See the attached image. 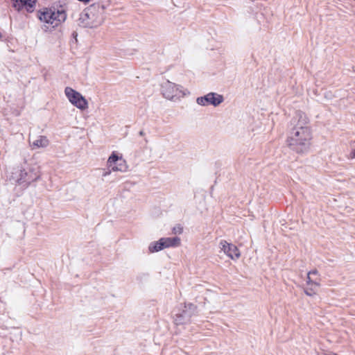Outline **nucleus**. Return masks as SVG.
Returning a JSON list of instances; mask_svg holds the SVG:
<instances>
[{
  "mask_svg": "<svg viewBox=\"0 0 355 355\" xmlns=\"http://www.w3.org/2000/svg\"><path fill=\"white\" fill-rule=\"evenodd\" d=\"M308 123L306 115L302 112H297L291 121V128L287 144L297 153H304L309 148L312 137Z\"/></svg>",
  "mask_w": 355,
  "mask_h": 355,
  "instance_id": "obj_1",
  "label": "nucleus"
},
{
  "mask_svg": "<svg viewBox=\"0 0 355 355\" xmlns=\"http://www.w3.org/2000/svg\"><path fill=\"white\" fill-rule=\"evenodd\" d=\"M105 6L98 2L86 8L80 15L78 24L85 28H94L101 26L104 21Z\"/></svg>",
  "mask_w": 355,
  "mask_h": 355,
  "instance_id": "obj_2",
  "label": "nucleus"
},
{
  "mask_svg": "<svg viewBox=\"0 0 355 355\" xmlns=\"http://www.w3.org/2000/svg\"><path fill=\"white\" fill-rule=\"evenodd\" d=\"M38 17L45 28L51 31L66 20L67 14L63 9L44 8L39 12Z\"/></svg>",
  "mask_w": 355,
  "mask_h": 355,
  "instance_id": "obj_3",
  "label": "nucleus"
},
{
  "mask_svg": "<svg viewBox=\"0 0 355 355\" xmlns=\"http://www.w3.org/2000/svg\"><path fill=\"white\" fill-rule=\"evenodd\" d=\"M161 91L165 98L172 101H178L187 95V90L181 85L169 80L162 83Z\"/></svg>",
  "mask_w": 355,
  "mask_h": 355,
  "instance_id": "obj_4",
  "label": "nucleus"
},
{
  "mask_svg": "<svg viewBox=\"0 0 355 355\" xmlns=\"http://www.w3.org/2000/svg\"><path fill=\"white\" fill-rule=\"evenodd\" d=\"M196 313V306L191 304H185L183 308L175 315L174 322L176 325H184L191 321V318Z\"/></svg>",
  "mask_w": 355,
  "mask_h": 355,
  "instance_id": "obj_5",
  "label": "nucleus"
},
{
  "mask_svg": "<svg viewBox=\"0 0 355 355\" xmlns=\"http://www.w3.org/2000/svg\"><path fill=\"white\" fill-rule=\"evenodd\" d=\"M64 94L69 102L77 108L85 110L88 107V103L83 95L71 87H67Z\"/></svg>",
  "mask_w": 355,
  "mask_h": 355,
  "instance_id": "obj_6",
  "label": "nucleus"
},
{
  "mask_svg": "<svg viewBox=\"0 0 355 355\" xmlns=\"http://www.w3.org/2000/svg\"><path fill=\"white\" fill-rule=\"evenodd\" d=\"M307 287L304 289L306 295L313 296L315 295L320 286V278L317 270H313L307 273Z\"/></svg>",
  "mask_w": 355,
  "mask_h": 355,
  "instance_id": "obj_7",
  "label": "nucleus"
},
{
  "mask_svg": "<svg viewBox=\"0 0 355 355\" xmlns=\"http://www.w3.org/2000/svg\"><path fill=\"white\" fill-rule=\"evenodd\" d=\"M107 166V168H111L112 171L125 172L128 168L125 161L114 153H113L108 158Z\"/></svg>",
  "mask_w": 355,
  "mask_h": 355,
  "instance_id": "obj_8",
  "label": "nucleus"
},
{
  "mask_svg": "<svg viewBox=\"0 0 355 355\" xmlns=\"http://www.w3.org/2000/svg\"><path fill=\"white\" fill-rule=\"evenodd\" d=\"M223 100L224 98L222 95L214 92H210L204 96L197 98L196 102L198 105L202 106L212 105L216 107L220 105L223 101Z\"/></svg>",
  "mask_w": 355,
  "mask_h": 355,
  "instance_id": "obj_9",
  "label": "nucleus"
},
{
  "mask_svg": "<svg viewBox=\"0 0 355 355\" xmlns=\"http://www.w3.org/2000/svg\"><path fill=\"white\" fill-rule=\"evenodd\" d=\"M221 251H223L228 257L232 259H238L241 253L238 248L227 241L222 240L219 243Z\"/></svg>",
  "mask_w": 355,
  "mask_h": 355,
  "instance_id": "obj_10",
  "label": "nucleus"
},
{
  "mask_svg": "<svg viewBox=\"0 0 355 355\" xmlns=\"http://www.w3.org/2000/svg\"><path fill=\"white\" fill-rule=\"evenodd\" d=\"M36 0H13V7L17 10L26 8L28 12H32Z\"/></svg>",
  "mask_w": 355,
  "mask_h": 355,
  "instance_id": "obj_11",
  "label": "nucleus"
},
{
  "mask_svg": "<svg viewBox=\"0 0 355 355\" xmlns=\"http://www.w3.org/2000/svg\"><path fill=\"white\" fill-rule=\"evenodd\" d=\"M29 142L31 148L33 149L40 148H46L49 144V141L46 136H38L36 139L31 141L29 139Z\"/></svg>",
  "mask_w": 355,
  "mask_h": 355,
  "instance_id": "obj_12",
  "label": "nucleus"
},
{
  "mask_svg": "<svg viewBox=\"0 0 355 355\" xmlns=\"http://www.w3.org/2000/svg\"><path fill=\"white\" fill-rule=\"evenodd\" d=\"M163 242H164V247L165 248H175V247H178L180 245L181 239L178 236L173 237V238L165 237V238H163Z\"/></svg>",
  "mask_w": 355,
  "mask_h": 355,
  "instance_id": "obj_13",
  "label": "nucleus"
},
{
  "mask_svg": "<svg viewBox=\"0 0 355 355\" xmlns=\"http://www.w3.org/2000/svg\"><path fill=\"white\" fill-rule=\"evenodd\" d=\"M164 248L163 238H161L157 241L151 243L148 247L149 251L150 252H159Z\"/></svg>",
  "mask_w": 355,
  "mask_h": 355,
  "instance_id": "obj_14",
  "label": "nucleus"
},
{
  "mask_svg": "<svg viewBox=\"0 0 355 355\" xmlns=\"http://www.w3.org/2000/svg\"><path fill=\"white\" fill-rule=\"evenodd\" d=\"M19 178L18 179V182L19 183H23V182H30L31 180L28 178H26V176H27V173L24 171V170H21L20 171V174H19Z\"/></svg>",
  "mask_w": 355,
  "mask_h": 355,
  "instance_id": "obj_15",
  "label": "nucleus"
},
{
  "mask_svg": "<svg viewBox=\"0 0 355 355\" xmlns=\"http://www.w3.org/2000/svg\"><path fill=\"white\" fill-rule=\"evenodd\" d=\"M183 232V227L180 225H177L172 229V233L174 234H181Z\"/></svg>",
  "mask_w": 355,
  "mask_h": 355,
  "instance_id": "obj_16",
  "label": "nucleus"
},
{
  "mask_svg": "<svg viewBox=\"0 0 355 355\" xmlns=\"http://www.w3.org/2000/svg\"><path fill=\"white\" fill-rule=\"evenodd\" d=\"M112 171L111 170V168H109V171L105 172L104 174H103V176H106V175H108L111 173Z\"/></svg>",
  "mask_w": 355,
  "mask_h": 355,
  "instance_id": "obj_17",
  "label": "nucleus"
},
{
  "mask_svg": "<svg viewBox=\"0 0 355 355\" xmlns=\"http://www.w3.org/2000/svg\"><path fill=\"white\" fill-rule=\"evenodd\" d=\"M350 157H351L352 159L355 158V150H353V151L351 153V154H350Z\"/></svg>",
  "mask_w": 355,
  "mask_h": 355,
  "instance_id": "obj_18",
  "label": "nucleus"
},
{
  "mask_svg": "<svg viewBox=\"0 0 355 355\" xmlns=\"http://www.w3.org/2000/svg\"><path fill=\"white\" fill-rule=\"evenodd\" d=\"M139 135L142 136V135H144V132H143V131H140V132H139Z\"/></svg>",
  "mask_w": 355,
  "mask_h": 355,
  "instance_id": "obj_19",
  "label": "nucleus"
}]
</instances>
